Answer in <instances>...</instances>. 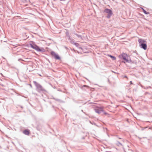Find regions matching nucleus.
Wrapping results in <instances>:
<instances>
[{
  "instance_id": "7ed1b4c3",
  "label": "nucleus",
  "mask_w": 152,
  "mask_h": 152,
  "mask_svg": "<svg viewBox=\"0 0 152 152\" xmlns=\"http://www.w3.org/2000/svg\"><path fill=\"white\" fill-rule=\"evenodd\" d=\"M104 12L107 14V17L110 18L112 14V11L110 9H106L104 10Z\"/></svg>"
},
{
  "instance_id": "f257e3e1",
  "label": "nucleus",
  "mask_w": 152,
  "mask_h": 152,
  "mask_svg": "<svg viewBox=\"0 0 152 152\" xmlns=\"http://www.w3.org/2000/svg\"><path fill=\"white\" fill-rule=\"evenodd\" d=\"M138 42L140 48L144 50L147 49V46L146 40L142 39H139L138 40Z\"/></svg>"
},
{
  "instance_id": "dca6fc26",
  "label": "nucleus",
  "mask_w": 152,
  "mask_h": 152,
  "mask_svg": "<svg viewBox=\"0 0 152 152\" xmlns=\"http://www.w3.org/2000/svg\"><path fill=\"white\" fill-rule=\"evenodd\" d=\"M84 87H88L87 86H86V85H84Z\"/></svg>"
},
{
  "instance_id": "ddd939ff",
  "label": "nucleus",
  "mask_w": 152,
  "mask_h": 152,
  "mask_svg": "<svg viewBox=\"0 0 152 152\" xmlns=\"http://www.w3.org/2000/svg\"><path fill=\"white\" fill-rule=\"evenodd\" d=\"M55 58L57 59H60V58H58V57H57V58Z\"/></svg>"
},
{
  "instance_id": "6ab92c4d",
  "label": "nucleus",
  "mask_w": 152,
  "mask_h": 152,
  "mask_svg": "<svg viewBox=\"0 0 152 152\" xmlns=\"http://www.w3.org/2000/svg\"><path fill=\"white\" fill-rule=\"evenodd\" d=\"M130 83H131V84H132V81L130 82Z\"/></svg>"
},
{
  "instance_id": "f8f14e48",
  "label": "nucleus",
  "mask_w": 152,
  "mask_h": 152,
  "mask_svg": "<svg viewBox=\"0 0 152 152\" xmlns=\"http://www.w3.org/2000/svg\"><path fill=\"white\" fill-rule=\"evenodd\" d=\"M75 44L77 46L78 45V43H75Z\"/></svg>"
},
{
  "instance_id": "f03ea898",
  "label": "nucleus",
  "mask_w": 152,
  "mask_h": 152,
  "mask_svg": "<svg viewBox=\"0 0 152 152\" xmlns=\"http://www.w3.org/2000/svg\"><path fill=\"white\" fill-rule=\"evenodd\" d=\"M28 47H31L38 51L41 52H44L45 51V50L44 48H40L35 45H32L30 44L28 45Z\"/></svg>"
},
{
  "instance_id": "6e6552de",
  "label": "nucleus",
  "mask_w": 152,
  "mask_h": 152,
  "mask_svg": "<svg viewBox=\"0 0 152 152\" xmlns=\"http://www.w3.org/2000/svg\"><path fill=\"white\" fill-rule=\"evenodd\" d=\"M121 57H126L127 56H128L127 54L125 53H123L121 55Z\"/></svg>"
},
{
  "instance_id": "2eb2a0df",
  "label": "nucleus",
  "mask_w": 152,
  "mask_h": 152,
  "mask_svg": "<svg viewBox=\"0 0 152 152\" xmlns=\"http://www.w3.org/2000/svg\"><path fill=\"white\" fill-rule=\"evenodd\" d=\"M104 114H105V115L107 114V113L105 112H104Z\"/></svg>"
},
{
  "instance_id": "4468645a",
  "label": "nucleus",
  "mask_w": 152,
  "mask_h": 152,
  "mask_svg": "<svg viewBox=\"0 0 152 152\" xmlns=\"http://www.w3.org/2000/svg\"><path fill=\"white\" fill-rule=\"evenodd\" d=\"M124 77L126 78H127L128 79V78H127V77L126 76H124Z\"/></svg>"
},
{
  "instance_id": "9d476101",
  "label": "nucleus",
  "mask_w": 152,
  "mask_h": 152,
  "mask_svg": "<svg viewBox=\"0 0 152 152\" xmlns=\"http://www.w3.org/2000/svg\"><path fill=\"white\" fill-rule=\"evenodd\" d=\"M143 12H144V13L145 14H148V12H147L146 11H145V10H143Z\"/></svg>"
},
{
  "instance_id": "a211bd4d",
  "label": "nucleus",
  "mask_w": 152,
  "mask_h": 152,
  "mask_svg": "<svg viewBox=\"0 0 152 152\" xmlns=\"http://www.w3.org/2000/svg\"><path fill=\"white\" fill-rule=\"evenodd\" d=\"M113 59H114V60H115V58L113 57Z\"/></svg>"
},
{
  "instance_id": "1a4fd4ad",
  "label": "nucleus",
  "mask_w": 152,
  "mask_h": 152,
  "mask_svg": "<svg viewBox=\"0 0 152 152\" xmlns=\"http://www.w3.org/2000/svg\"><path fill=\"white\" fill-rule=\"evenodd\" d=\"M123 59L125 61H124V62L125 63L126 62H127L129 61L126 59V58H123Z\"/></svg>"
},
{
  "instance_id": "423d86ee",
  "label": "nucleus",
  "mask_w": 152,
  "mask_h": 152,
  "mask_svg": "<svg viewBox=\"0 0 152 152\" xmlns=\"http://www.w3.org/2000/svg\"><path fill=\"white\" fill-rule=\"evenodd\" d=\"M30 132L29 131V130H26L23 131V133L27 135H29L30 134Z\"/></svg>"
},
{
  "instance_id": "20e7f679",
  "label": "nucleus",
  "mask_w": 152,
  "mask_h": 152,
  "mask_svg": "<svg viewBox=\"0 0 152 152\" xmlns=\"http://www.w3.org/2000/svg\"><path fill=\"white\" fill-rule=\"evenodd\" d=\"M96 112L99 114L101 112L103 111V108L102 107H99L95 109Z\"/></svg>"
},
{
  "instance_id": "f3484780",
  "label": "nucleus",
  "mask_w": 152,
  "mask_h": 152,
  "mask_svg": "<svg viewBox=\"0 0 152 152\" xmlns=\"http://www.w3.org/2000/svg\"><path fill=\"white\" fill-rule=\"evenodd\" d=\"M110 56V57H114L113 56Z\"/></svg>"
},
{
  "instance_id": "0eeeda50",
  "label": "nucleus",
  "mask_w": 152,
  "mask_h": 152,
  "mask_svg": "<svg viewBox=\"0 0 152 152\" xmlns=\"http://www.w3.org/2000/svg\"><path fill=\"white\" fill-rule=\"evenodd\" d=\"M51 54L53 56H54V57H58V56L54 52H51Z\"/></svg>"
},
{
  "instance_id": "39448f33",
  "label": "nucleus",
  "mask_w": 152,
  "mask_h": 152,
  "mask_svg": "<svg viewBox=\"0 0 152 152\" xmlns=\"http://www.w3.org/2000/svg\"><path fill=\"white\" fill-rule=\"evenodd\" d=\"M36 86L39 90L42 91L43 90V88L42 86L39 84H37L36 85Z\"/></svg>"
},
{
  "instance_id": "9b49d317",
  "label": "nucleus",
  "mask_w": 152,
  "mask_h": 152,
  "mask_svg": "<svg viewBox=\"0 0 152 152\" xmlns=\"http://www.w3.org/2000/svg\"><path fill=\"white\" fill-rule=\"evenodd\" d=\"M27 58H25V59L24 60H22L23 61H27Z\"/></svg>"
}]
</instances>
